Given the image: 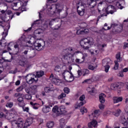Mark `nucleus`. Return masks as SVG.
<instances>
[{"label": "nucleus", "mask_w": 128, "mask_h": 128, "mask_svg": "<svg viewBox=\"0 0 128 128\" xmlns=\"http://www.w3.org/2000/svg\"><path fill=\"white\" fill-rule=\"evenodd\" d=\"M80 44L82 48H84V50H89L92 56H96V54L100 52V51L98 50H95V52H94V50L92 49L90 50V46H94V42L92 38L88 37L82 39L80 41Z\"/></svg>", "instance_id": "f257e3e1"}, {"label": "nucleus", "mask_w": 128, "mask_h": 128, "mask_svg": "<svg viewBox=\"0 0 128 128\" xmlns=\"http://www.w3.org/2000/svg\"><path fill=\"white\" fill-rule=\"evenodd\" d=\"M64 54L62 58L64 60H66L68 64H72L74 62V59L72 58L74 56V48L69 47L63 50Z\"/></svg>", "instance_id": "f03ea898"}, {"label": "nucleus", "mask_w": 128, "mask_h": 128, "mask_svg": "<svg viewBox=\"0 0 128 128\" xmlns=\"http://www.w3.org/2000/svg\"><path fill=\"white\" fill-rule=\"evenodd\" d=\"M26 6V2L24 1L19 0L16 3H12V9L14 10H20L24 12V6Z\"/></svg>", "instance_id": "7ed1b4c3"}, {"label": "nucleus", "mask_w": 128, "mask_h": 128, "mask_svg": "<svg viewBox=\"0 0 128 128\" xmlns=\"http://www.w3.org/2000/svg\"><path fill=\"white\" fill-rule=\"evenodd\" d=\"M26 82L28 84H32L34 82H38V79L34 74H28L26 76Z\"/></svg>", "instance_id": "20e7f679"}, {"label": "nucleus", "mask_w": 128, "mask_h": 128, "mask_svg": "<svg viewBox=\"0 0 128 128\" xmlns=\"http://www.w3.org/2000/svg\"><path fill=\"white\" fill-rule=\"evenodd\" d=\"M54 71L56 72V74L58 72V74H59V76L62 74L64 80H66V78H68V76H70V72L66 70H64V72H62V69L60 66H58L55 67Z\"/></svg>", "instance_id": "39448f33"}, {"label": "nucleus", "mask_w": 128, "mask_h": 128, "mask_svg": "<svg viewBox=\"0 0 128 128\" xmlns=\"http://www.w3.org/2000/svg\"><path fill=\"white\" fill-rule=\"evenodd\" d=\"M77 10L78 14L81 16L84 14V4L82 2L77 3Z\"/></svg>", "instance_id": "423d86ee"}, {"label": "nucleus", "mask_w": 128, "mask_h": 128, "mask_svg": "<svg viewBox=\"0 0 128 128\" xmlns=\"http://www.w3.org/2000/svg\"><path fill=\"white\" fill-rule=\"evenodd\" d=\"M102 66L104 67V72H108V70H110V64L112 62V61L110 60L109 58H107L102 60Z\"/></svg>", "instance_id": "0eeeda50"}, {"label": "nucleus", "mask_w": 128, "mask_h": 128, "mask_svg": "<svg viewBox=\"0 0 128 128\" xmlns=\"http://www.w3.org/2000/svg\"><path fill=\"white\" fill-rule=\"evenodd\" d=\"M107 8L108 10V11H106L107 14H113L116 12V8L112 5L108 6Z\"/></svg>", "instance_id": "6e6552de"}, {"label": "nucleus", "mask_w": 128, "mask_h": 128, "mask_svg": "<svg viewBox=\"0 0 128 128\" xmlns=\"http://www.w3.org/2000/svg\"><path fill=\"white\" fill-rule=\"evenodd\" d=\"M56 14H57V18H60V12L64 8V6L60 4H56Z\"/></svg>", "instance_id": "1a4fd4ad"}, {"label": "nucleus", "mask_w": 128, "mask_h": 128, "mask_svg": "<svg viewBox=\"0 0 128 128\" xmlns=\"http://www.w3.org/2000/svg\"><path fill=\"white\" fill-rule=\"evenodd\" d=\"M56 4H52L49 8H48V11L49 12V14H54L58 16L56 14Z\"/></svg>", "instance_id": "9d476101"}, {"label": "nucleus", "mask_w": 128, "mask_h": 128, "mask_svg": "<svg viewBox=\"0 0 128 128\" xmlns=\"http://www.w3.org/2000/svg\"><path fill=\"white\" fill-rule=\"evenodd\" d=\"M50 80H52V82L55 84H58L60 82V80L54 78V74H52L50 76Z\"/></svg>", "instance_id": "9b49d317"}, {"label": "nucleus", "mask_w": 128, "mask_h": 128, "mask_svg": "<svg viewBox=\"0 0 128 128\" xmlns=\"http://www.w3.org/2000/svg\"><path fill=\"white\" fill-rule=\"evenodd\" d=\"M66 120L62 118L60 120V128H72L71 126H66Z\"/></svg>", "instance_id": "f8f14e48"}, {"label": "nucleus", "mask_w": 128, "mask_h": 128, "mask_svg": "<svg viewBox=\"0 0 128 128\" xmlns=\"http://www.w3.org/2000/svg\"><path fill=\"white\" fill-rule=\"evenodd\" d=\"M4 112L5 114V118L7 120H12V113H11L6 109H4Z\"/></svg>", "instance_id": "ddd939ff"}, {"label": "nucleus", "mask_w": 128, "mask_h": 128, "mask_svg": "<svg viewBox=\"0 0 128 128\" xmlns=\"http://www.w3.org/2000/svg\"><path fill=\"white\" fill-rule=\"evenodd\" d=\"M32 120H34V119L32 118H28L26 122L24 123V128H26L28 126H30L32 124Z\"/></svg>", "instance_id": "4468645a"}, {"label": "nucleus", "mask_w": 128, "mask_h": 128, "mask_svg": "<svg viewBox=\"0 0 128 128\" xmlns=\"http://www.w3.org/2000/svg\"><path fill=\"white\" fill-rule=\"evenodd\" d=\"M16 123L18 125L20 128H22L24 124V120L22 118L20 117L17 119Z\"/></svg>", "instance_id": "2eb2a0df"}, {"label": "nucleus", "mask_w": 128, "mask_h": 128, "mask_svg": "<svg viewBox=\"0 0 128 128\" xmlns=\"http://www.w3.org/2000/svg\"><path fill=\"white\" fill-rule=\"evenodd\" d=\"M38 86L33 85L30 87L31 94H36V92H38Z\"/></svg>", "instance_id": "dca6fc26"}, {"label": "nucleus", "mask_w": 128, "mask_h": 128, "mask_svg": "<svg viewBox=\"0 0 128 128\" xmlns=\"http://www.w3.org/2000/svg\"><path fill=\"white\" fill-rule=\"evenodd\" d=\"M50 106H44L42 108V112L44 114H48V112H50V110H52V108L50 107ZM51 108L52 106H50Z\"/></svg>", "instance_id": "f3484780"}, {"label": "nucleus", "mask_w": 128, "mask_h": 128, "mask_svg": "<svg viewBox=\"0 0 128 128\" xmlns=\"http://www.w3.org/2000/svg\"><path fill=\"white\" fill-rule=\"evenodd\" d=\"M34 46L36 50H42L44 48V46L39 42H34Z\"/></svg>", "instance_id": "a211bd4d"}, {"label": "nucleus", "mask_w": 128, "mask_h": 128, "mask_svg": "<svg viewBox=\"0 0 128 128\" xmlns=\"http://www.w3.org/2000/svg\"><path fill=\"white\" fill-rule=\"evenodd\" d=\"M87 2L91 8H94L96 6V0H88Z\"/></svg>", "instance_id": "6ab92c4d"}, {"label": "nucleus", "mask_w": 128, "mask_h": 128, "mask_svg": "<svg viewBox=\"0 0 128 128\" xmlns=\"http://www.w3.org/2000/svg\"><path fill=\"white\" fill-rule=\"evenodd\" d=\"M87 92H88L90 94L94 96V94L96 93V89L94 87L89 86L87 88Z\"/></svg>", "instance_id": "aec40b11"}, {"label": "nucleus", "mask_w": 128, "mask_h": 128, "mask_svg": "<svg viewBox=\"0 0 128 128\" xmlns=\"http://www.w3.org/2000/svg\"><path fill=\"white\" fill-rule=\"evenodd\" d=\"M118 88H120V83L118 82L112 84L110 86V88L112 90H116Z\"/></svg>", "instance_id": "412c9836"}, {"label": "nucleus", "mask_w": 128, "mask_h": 128, "mask_svg": "<svg viewBox=\"0 0 128 128\" xmlns=\"http://www.w3.org/2000/svg\"><path fill=\"white\" fill-rule=\"evenodd\" d=\"M106 98V94H101L99 95V100L101 104H104L106 100L104 98Z\"/></svg>", "instance_id": "4be33fe9"}, {"label": "nucleus", "mask_w": 128, "mask_h": 128, "mask_svg": "<svg viewBox=\"0 0 128 128\" xmlns=\"http://www.w3.org/2000/svg\"><path fill=\"white\" fill-rule=\"evenodd\" d=\"M18 105L19 106L22 107L24 106V98L22 97H19L18 98Z\"/></svg>", "instance_id": "5701e85b"}, {"label": "nucleus", "mask_w": 128, "mask_h": 128, "mask_svg": "<svg viewBox=\"0 0 128 128\" xmlns=\"http://www.w3.org/2000/svg\"><path fill=\"white\" fill-rule=\"evenodd\" d=\"M114 104H118L120 102H122V97L116 96L113 98Z\"/></svg>", "instance_id": "b1692460"}, {"label": "nucleus", "mask_w": 128, "mask_h": 128, "mask_svg": "<svg viewBox=\"0 0 128 128\" xmlns=\"http://www.w3.org/2000/svg\"><path fill=\"white\" fill-rule=\"evenodd\" d=\"M52 112H54L55 114H60V108H58V106H55L52 108Z\"/></svg>", "instance_id": "393cba45"}, {"label": "nucleus", "mask_w": 128, "mask_h": 128, "mask_svg": "<svg viewBox=\"0 0 128 128\" xmlns=\"http://www.w3.org/2000/svg\"><path fill=\"white\" fill-rule=\"evenodd\" d=\"M59 110L60 112V114H65L66 112V106H61L59 108Z\"/></svg>", "instance_id": "a878e982"}, {"label": "nucleus", "mask_w": 128, "mask_h": 128, "mask_svg": "<svg viewBox=\"0 0 128 128\" xmlns=\"http://www.w3.org/2000/svg\"><path fill=\"white\" fill-rule=\"evenodd\" d=\"M86 102V101H83V102H80L79 104H76L74 106L75 108H80V106H84V104H85Z\"/></svg>", "instance_id": "bb28decb"}, {"label": "nucleus", "mask_w": 128, "mask_h": 128, "mask_svg": "<svg viewBox=\"0 0 128 128\" xmlns=\"http://www.w3.org/2000/svg\"><path fill=\"white\" fill-rule=\"evenodd\" d=\"M44 74V72L42 70H40V72H36V75L35 76H36V78H42Z\"/></svg>", "instance_id": "cd10ccee"}, {"label": "nucleus", "mask_w": 128, "mask_h": 128, "mask_svg": "<svg viewBox=\"0 0 128 128\" xmlns=\"http://www.w3.org/2000/svg\"><path fill=\"white\" fill-rule=\"evenodd\" d=\"M30 104H31V106H32V108L34 110H38V108L40 106V104H38L34 103L32 102H30Z\"/></svg>", "instance_id": "c85d7f7f"}, {"label": "nucleus", "mask_w": 128, "mask_h": 128, "mask_svg": "<svg viewBox=\"0 0 128 128\" xmlns=\"http://www.w3.org/2000/svg\"><path fill=\"white\" fill-rule=\"evenodd\" d=\"M122 32V26H120L116 30H114V32H117V34H120Z\"/></svg>", "instance_id": "c756f323"}, {"label": "nucleus", "mask_w": 128, "mask_h": 128, "mask_svg": "<svg viewBox=\"0 0 128 128\" xmlns=\"http://www.w3.org/2000/svg\"><path fill=\"white\" fill-rule=\"evenodd\" d=\"M120 112H122L120 109H118L115 112H112V114L115 116H118L120 114Z\"/></svg>", "instance_id": "7c9ffc66"}, {"label": "nucleus", "mask_w": 128, "mask_h": 128, "mask_svg": "<svg viewBox=\"0 0 128 128\" xmlns=\"http://www.w3.org/2000/svg\"><path fill=\"white\" fill-rule=\"evenodd\" d=\"M100 115V110H95L94 113H92V115L89 116H94L96 118H98Z\"/></svg>", "instance_id": "2f4dec72"}, {"label": "nucleus", "mask_w": 128, "mask_h": 128, "mask_svg": "<svg viewBox=\"0 0 128 128\" xmlns=\"http://www.w3.org/2000/svg\"><path fill=\"white\" fill-rule=\"evenodd\" d=\"M92 82H96L98 80H100V76H98V75H94L92 76Z\"/></svg>", "instance_id": "473e14b6"}, {"label": "nucleus", "mask_w": 128, "mask_h": 128, "mask_svg": "<svg viewBox=\"0 0 128 128\" xmlns=\"http://www.w3.org/2000/svg\"><path fill=\"white\" fill-rule=\"evenodd\" d=\"M20 64L21 66H26L28 64V62L27 61H20Z\"/></svg>", "instance_id": "72a5a7b5"}, {"label": "nucleus", "mask_w": 128, "mask_h": 128, "mask_svg": "<svg viewBox=\"0 0 128 128\" xmlns=\"http://www.w3.org/2000/svg\"><path fill=\"white\" fill-rule=\"evenodd\" d=\"M118 24L116 23H113L111 24L110 28H112V32H114V30H116V28L118 26Z\"/></svg>", "instance_id": "f704fd0d"}, {"label": "nucleus", "mask_w": 128, "mask_h": 128, "mask_svg": "<svg viewBox=\"0 0 128 128\" xmlns=\"http://www.w3.org/2000/svg\"><path fill=\"white\" fill-rule=\"evenodd\" d=\"M80 112H82V114L88 112V109L86 107H82L80 110Z\"/></svg>", "instance_id": "c9c22d12"}, {"label": "nucleus", "mask_w": 128, "mask_h": 128, "mask_svg": "<svg viewBox=\"0 0 128 128\" xmlns=\"http://www.w3.org/2000/svg\"><path fill=\"white\" fill-rule=\"evenodd\" d=\"M116 58L117 60V62H118L122 60V58L120 57V53L119 52L116 55Z\"/></svg>", "instance_id": "e433bc0d"}, {"label": "nucleus", "mask_w": 128, "mask_h": 128, "mask_svg": "<svg viewBox=\"0 0 128 128\" xmlns=\"http://www.w3.org/2000/svg\"><path fill=\"white\" fill-rule=\"evenodd\" d=\"M54 122H48L46 124V126L48 128H52L54 126Z\"/></svg>", "instance_id": "4c0bfd02"}, {"label": "nucleus", "mask_w": 128, "mask_h": 128, "mask_svg": "<svg viewBox=\"0 0 128 128\" xmlns=\"http://www.w3.org/2000/svg\"><path fill=\"white\" fill-rule=\"evenodd\" d=\"M93 82H94L92 81V78L91 79H86L83 82V84H85L86 82L87 84H90Z\"/></svg>", "instance_id": "58836bf2"}, {"label": "nucleus", "mask_w": 128, "mask_h": 128, "mask_svg": "<svg viewBox=\"0 0 128 128\" xmlns=\"http://www.w3.org/2000/svg\"><path fill=\"white\" fill-rule=\"evenodd\" d=\"M6 108H12V106H14V102H8L6 104Z\"/></svg>", "instance_id": "ea45409f"}, {"label": "nucleus", "mask_w": 128, "mask_h": 128, "mask_svg": "<svg viewBox=\"0 0 128 128\" xmlns=\"http://www.w3.org/2000/svg\"><path fill=\"white\" fill-rule=\"evenodd\" d=\"M83 72L84 73L83 76H86V74H90V70L88 69H84Z\"/></svg>", "instance_id": "a19ab883"}, {"label": "nucleus", "mask_w": 128, "mask_h": 128, "mask_svg": "<svg viewBox=\"0 0 128 128\" xmlns=\"http://www.w3.org/2000/svg\"><path fill=\"white\" fill-rule=\"evenodd\" d=\"M0 12L2 13V18H6V10H2L0 11Z\"/></svg>", "instance_id": "79ce46f5"}, {"label": "nucleus", "mask_w": 128, "mask_h": 128, "mask_svg": "<svg viewBox=\"0 0 128 128\" xmlns=\"http://www.w3.org/2000/svg\"><path fill=\"white\" fill-rule=\"evenodd\" d=\"M116 6L118 8H120V10H122V4L120 3V2H117L116 4Z\"/></svg>", "instance_id": "37998d69"}, {"label": "nucleus", "mask_w": 128, "mask_h": 128, "mask_svg": "<svg viewBox=\"0 0 128 128\" xmlns=\"http://www.w3.org/2000/svg\"><path fill=\"white\" fill-rule=\"evenodd\" d=\"M66 94L65 93H62L60 95L58 96V100H62V98H66Z\"/></svg>", "instance_id": "c03bdc74"}, {"label": "nucleus", "mask_w": 128, "mask_h": 128, "mask_svg": "<svg viewBox=\"0 0 128 128\" xmlns=\"http://www.w3.org/2000/svg\"><path fill=\"white\" fill-rule=\"evenodd\" d=\"M11 114H18V111L14 108H12L10 111Z\"/></svg>", "instance_id": "a18cd8bd"}, {"label": "nucleus", "mask_w": 128, "mask_h": 128, "mask_svg": "<svg viewBox=\"0 0 128 128\" xmlns=\"http://www.w3.org/2000/svg\"><path fill=\"white\" fill-rule=\"evenodd\" d=\"M2 40H4L6 36H8V30H6V31L2 32Z\"/></svg>", "instance_id": "49530a36"}, {"label": "nucleus", "mask_w": 128, "mask_h": 128, "mask_svg": "<svg viewBox=\"0 0 128 128\" xmlns=\"http://www.w3.org/2000/svg\"><path fill=\"white\" fill-rule=\"evenodd\" d=\"M96 68H98V66H94L92 65H89L88 66V68L89 70H96Z\"/></svg>", "instance_id": "de8ad7c7"}, {"label": "nucleus", "mask_w": 128, "mask_h": 128, "mask_svg": "<svg viewBox=\"0 0 128 128\" xmlns=\"http://www.w3.org/2000/svg\"><path fill=\"white\" fill-rule=\"evenodd\" d=\"M106 26H108V24L106 23L104 24V28H102V30H110V27L108 26L106 28Z\"/></svg>", "instance_id": "09e8293b"}, {"label": "nucleus", "mask_w": 128, "mask_h": 128, "mask_svg": "<svg viewBox=\"0 0 128 128\" xmlns=\"http://www.w3.org/2000/svg\"><path fill=\"white\" fill-rule=\"evenodd\" d=\"M52 42H54V39L49 38L47 40L46 42H47L48 46H50V44H52Z\"/></svg>", "instance_id": "8fccbe9b"}, {"label": "nucleus", "mask_w": 128, "mask_h": 128, "mask_svg": "<svg viewBox=\"0 0 128 128\" xmlns=\"http://www.w3.org/2000/svg\"><path fill=\"white\" fill-rule=\"evenodd\" d=\"M115 66L114 67V70H118V66H120V65L118 64V61H115Z\"/></svg>", "instance_id": "3c124183"}, {"label": "nucleus", "mask_w": 128, "mask_h": 128, "mask_svg": "<svg viewBox=\"0 0 128 128\" xmlns=\"http://www.w3.org/2000/svg\"><path fill=\"white\" fill-rule=\"evenodd\" d=\"M42 32V30L41 28H39L35 30V34H40Z\"/></svg>", "instance_id": "603ef678"}, {"label": "nucleus", "mask_w": 128, "mask_h": 128, "mask_svg": "<svg viewBox=\"0 0 128 128\" xmlns=\"http://www.w3.org/2000/svg\"><path fill=\"white\" fill-rule=\"evenodd\" d=\"M108 16V14H104L100 15V16H98L97 21L98 22V20H100V19L101 18H102V16Z\"/></svg>", "instance_id": "864d4df0"}, {"label": "nucleus", "mask_w": 128, "mask_h": 128, "mask_svg": "<svg viewBox=\"0 0 128 128\" xmlns=\"http://www.w3.org/2000/svg\"><path fill=\"white\" fill-rule=\"evenodd\" d=\"M54 20H56V19H52L50 20H48V24L50 26H52V24H54Z\"/></svg>", "instance_id": "5fc2aeb1"}, {"label": "nucleus", "mask_w": 128, "mask_h": 128, "mask_svg": "<svg viewBox=\"0 0 128 128\" xmlns=\"http://www.w3.org/2000/svg\"><path fill=\"white\" fill-rule=\"evenodd\" d=\"M40 23L38 22V20L37 21L34 22L32 24V26H38V24Z\"/></svg>", "instance_id": "6e6d98bb"}, {"label": "nucleus", "mask_w": 128, "mask_h": 128, "mask_svg": "<svg viewBox=\"0 0 128 128\" xmlns=\"http://www.w3.org/2000/svg\"><path fill=\"white\" fill-rule=\"evenodd\" d=\"M50 88V87H46L44 88V92H51Z\"/></svg>", "instance_id": "4d7b16f0"}, {"label": "nucleus", "mask_w": 128, "mask_h": 128, "mask_svg": "<svg viewBox=\"0 0 128 128\" xmlns=\"http://www.w3.org/2000/svg\"><path fill=\"white\" fill-rule=\"evenodd\" d=\"M22 90H24V86H20L16 89V92H22Z\"/></svg>", "instance_id": "13d9d810"}, {"label": "nucleus", "mask_w": 128, "mask_h": 128, "mask_svg": "<svg viewBox=\"0 0 128 128\" xmlns=\"http://www.w3.org/2000/svg\"><path fill=\"white\" fill-rule=\"evenodd\" d=\"M22 108L24 112H28V110H30V108H28V107L22 106Z\"/></svg>", "instance_id": "bf43d9fd"}, {"label": "nucleus", "mask_w": 128, "mask_h": 128, "mask_svg": "<svg viewBox=\"0 0 128 128\" xmlns=\"http://www.w3.org/2000/svg\"><path fill=\"white\" fill-rule=\"evenodd\" d=\"M64 92H66V94H69L70 93V88H64Z\"/></svg>", "instance_id": "052dcab7"}, {"label": "nucleus", "mask_w": 128, "mask_h": 128, "mask_svg": "<svg viewBox=\"0 0 128 128\" xmlns=\"http://www.w3.org/2000/svg\"><path fill=\"white\" fill-rule=\"evenodd\" d=\"M84 98H86L84 95H82L80 98V100L81 102H86V100H84Z\"/></svg>", "instance_id": "680f3d73"}, {"label": "nucleus", "mask_w": 128, "mask_h": 128, "mask_svg": "<svg viewBox=\"0 0 128 128\" xmlns=\"http://www.w3.org/2000/svg\"><path fill=\"white\" fill-rule=\"evenodd\" d=\"M118 76H120V78H124V72L122 71L120 72Z\"/></svg>", "instance_id": "e2e57ef3"}, {"label": "nucleus", "mask_w": 128, "mask_h": 128, "mask_svg": "<svg viewBox=\"0 0 128 128\" xmlns=\"http://www.w3.org/2000/svg\"><path fill=\"white\" fill-rule=\"evenodd\" d=\"M20 126L16 124V122L12 124V128H19Z\"/></svg>", "instance_id": "0e129e2a"}, {"label": "nucleus", "mask_w": 128, "mask_h": 128, "mask_svg": "<svg viewBox=\"0 0 128 128\" xmlns=\"http://www.w3.org/2000/svg\"><path fill=\"white\" fill-rule=\"evenodd\" d=\"M25 98H26V100H32V96L28 94H26Z\"/></svg>", "instance_id": "69168bd1"}, {"label": "nucleus", "mask_w": 128, "mask_h": 128, "mask_svg": "<svg viewBox=\"0 0 128 128\" xmlns=\"http://www.w3.org/2000/svg\"><path fill=\"white\" fill-rule=\"evenodd\" d=\"M25 91L27 94H30V88H25Z\"/></svg>", "instance_id": "338daca9"}, {"label": "nucleus", "mask_w": 128, "mask_h": 128, "mask_svg": "<svg viewBox=\"0 0 128 128\" xmlns=\"http://www.w3.org/2000/svg\"><path fill=\"white\" fill-rule=\"evenodd\" d=\"M99 108H100V110H104V106L102 104H100Z\"/></svg>", "instance_id": "774afa93"}]
</instances>
